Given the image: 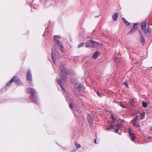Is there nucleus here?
Returning <instances> with one entry per match:
<instances>
[{"instance_id":"1","label":"nucleus","mask_w":152,"mask_h":152,"mask_svg":"<svg viewBox=\"0 0 152 152\" xmlns=\"http://www.w3.org/2000/svg\"><path fill=\"white\" fill-rule=\"evenodd\" d=\"M60 38V37L57 35H55L54 36L55 43L57 45L52 47L51 51L52 58L54 64H55L56 58L58 55V48H59L61 51L63 49L62 43L60 41L57 40V39Z\"/></svg>"},{"instance_id":"2","label":"nucleus","mask_w":152,"mask_h":152,"mask_svg":"<svg viewBox=\"0 0 152 152\" xmlns=\"http://www.w3.org/2000/svg\"><path fill=\"white\" fill-rule=\"evenodd\" d=\"M60 72H59V76L61 80L65 81L66 80V76L64 75V73L66 75H68V71L66 70L65 66L63 64H61L60 65Z\"/></svg>"},{"instance_id":"3","label":"nucleus","mask_w":152,"mask_h":152,"mask_svg":"<svg viewBox=\"0 0 152 152\" xmlns=\"http://www.w3.org/2000/svg\"><path fill=\"white\" fill-rule=\"evenodd\" d=\"M147 22H144L141 25V28L142 32L144 33L146 37H149L150 35V32L146 28Z\"/></svg>"},{"instance_id":"4","label":"nucleus","mask_w":152,"mask_h":152,"mask_svg":"<svg viewBox=\"0 0 152 152\" xmlns=\"http://www.w3.org/2000/svg\"><path fill=\"white\" fill-rule=\"evenodd\" d=\"M138 24V23H134V25L132 28L131 29L130 31L127 33V34H132L134 33L137 28V26Z\"/></svg>"},{"instance_id":"5","label":"nucleus","mask_w":152,"mask_h":152,"mask_svg":"<svg viewBox=\"0 0 152 152\" xmlns=\"http://www.w3.org/2000/svg\"><path fill=\"white\" fill-rule=\"evenodd\" d=\"M128 132L129 137L132 141H135V139L137 137L135 136V134L131 131V129L130 128H129L128 129Z\"/></svg>"},{"instance_id":"6","label":"nucleus","mask_w":152,"mask_h":152,"mask_svg":"<svg viewBox=\"0 0 152 152\" xmlns=\"http://www.w3.org/2000/svg\"><path fill=\"white\" fill-rule=\"evenodd\" d=\"M26 78L27 80L29 81H32V75L30 70H28L27 72Z\"/></svg>"},{"instance_id":"7","label":"nucleus","mask_w":152,"mask_h":152,"mask_svg":"<svg viewBox=\"0 0 152 152\" xmlns=\"http://www.w3.org/2000/svg\"><path fill=\"white\" fill-rule=\"evenodd\" d=\"M13 77H15L14 79V81L13 82H14L15 84L16 85H21L22 84V82L19 78L17 76H15Z\"/></svg>"},{"instance_id":"8","label":"nucleus","mask_w":152,"mask_h":152,"mask_svg":"<svg viewBox=\"0 0 152 152\" xmlns=\"http://www.w3.org/2000/svg\"><path fill=\"white\" fill-rule=\"evenodd\" d=\"M93 40H90V42H87L85 43V47H91V48H94V45L93 43L92 42Z\"/></svg>"},{"instance_id":"9","label":"nucleus","mask_w":152,"mask_h":152,"mask_svg":"<svg viewBox=\"0 0 152 152\" xmlns=\"http://www.w3.org/2000/svg\"><path fill=\"white\" fill-rule=\"evenodd\" d=\"M94 116L92 114L88 113L87 119L88 122H93Z\"/></svg>"},{"instance_id":"10","label":"nucleus","mask_w":152,"mask_h":152,"mask_svg":"<svg viewBox=\"0 0 152 152\" xmlns=\"http://www.w3.org/2000/svg\"><path fill=\"white\" fill-rule=\"evenodd\" d=\"M118 13L116 12L114 13L112 16V19L113 21H116L117 20L118 18Z\"/></svg>"},{"instance_id":"11","label":"nucleus","mask_w":152,"mask_h":152,"mask_svg":"<svg viewBox=\"0 0 152 152\" xmlns=\"http://www.w3.org/2000/svg\"><path fill=\"white\" fill-rule=\"evenodd\" d=\"M120 124H117L114 125V126H115L117 127V128L115 129L114 130V131L116 133L118 132L119 130H121V127L120 126Z\"/></svg>"},{"instance_id":"12","label":"nucleus","mask_w":152,"mask_h":152,"mask_svg":"<svg viewBox=\"0 0 152 152\" xmlns=\"http://www.w3.org/2000/svg\"><path fill=\"white\" fill-rule=\"evenodd\" d=\"M140 41L142 42V45H143L145 44V38L143 35L141 34V35L140 36Z\"/></svg>"},{"instance_id":"13","label":"nucleus","mask_w":152,"mask_h":152,"mask_svg":"<svg viewBox=\"0 0 152 152\" xmlns=\"http://www.w3.org/2000/svg\"><path fill=\"white\" fill-rule=\"evenodd\" d=\"M76 86H77V89L79 91H80L81 89V88H82V85L81 84V83H76Z\"/></svg>"},{"instance_id":"14","label":"nucleus","mask_w":152,"mask_h":152,"mask_svg":"<svg viewBox=\"0 0 152 152\" xmlns=\"http://www.w3.org/2000/svg\"><path fill=\"white\" fill-rule=\"evenodd\" d=\"M100 54V53L99 51H96L94 53L93 55V57L94 59H96L98 56Z\"/></svg>"},{"instance_id":"15","label":"nucleus","mask_w":152,"mask_h":152,"mask_svg":"<svg viewBox=\"0 0 152 152\" xmlns=\"http://www.w3.org/2000/svg\"><path fill=\"white\" fill-rule=\"evenodd\" d=\"M33 102L36 103H37L38 102V100L37 96L36 95H34L33 98Z\"/></svg>"},{"instance_id":"16","label":"nucleus","mask_w":152,"mask_h":152,"mask_svg":"<svg viewBox=\"0 0 152 152\" xmlns=\"http://www.w3.org/2000/svg\"><path fill=\"white\" fill-rule=\"evenodd\" d=\"M15 77H13L10 80V81L8 82L6 84L7 86H10L12 82L14 81V79Z\"/></svg>"},{"instance_id":"17","label":"nucleus","mask_w":152,"mask_h":152,"mask_svg":"<svg viewBox=\"0 0 152 152\" xmlns=\"http://www.w3.org/2000/svg\"><path fill=\"white\" fill-rule=\"evenodd\" d=\"M140 115H137L131 121V122H136L138 121V119H140Z\"/></svg>"},{"instance_id":"18","label":"nucleus","mask_w":152,"mask_h":152,"mask_svg":"<svg viewBox=\"0 0 152 152\" xmlns=\"http://www.w3.org/2000/svg\"><path fill=\"white\" fill-rule=\"evenodd\" d=\"M92 42L93 43L94 47L96 45H99L100 46H101L102 45V44L100 43L99 42H97L96 41L93 40V41H92Z\"/></svg>"},{"instance_id":"19","label":"nucleus","mask_w":152,"mask_h":152,"mask_svg":"<svg viewBox=\"0 0 152 152\" xmlns=\"http://www.w3.org/2000/svg\"><path fill=\"white\" fill-rule=\"evenodd\" d=\"M27 92L28 93H34L36 92V91L34 89L31 88H29L27 89Z\"/></svg>"},{"instance_id":"20","label":"nucleus","mask_w":152,"mask_h":152,"mask_svg":"<svg viewBox=\"0 0 152 152\" xmlns=\"http://www.w3.org/2000/svg\"><path fill=\"white\" fill-rule=\"evenodd\" d=\"M145 113L144 112H143L142 113H141L140 114V119L141 120L144 118L145 116Z\"/></svg>"},{"instance_id":"21","label":"nucleus","mask_w":152,"mask_h":152,"mask_svg":"<svg viewBox=\"0 0 152 152\" xmlns=\"http://www.w3.org/2000/svg\"><path fill=\"white\" fill-rule=\"evenodd\" d=\"M122 19L124 20V22L127 26L129 25L130 23L128 22L124 18H122Z\"/></svg>"},{"instance_id":"22","label":"nucleus","mask_w":152,"mask_h":152,"mask_svg":"<svg viewBox=\"0 0 152 152\" xmlns=\"http://www.w3.org/2000/svg\"><path fill=\"white\" fill-rule=\"evenodd\" d=\"M132 124L134 126L138 127H140V125L138 123H137V122H132Z\"/></svg>"},{"instance_id":"23","label":"nucleus","mask_w":152,"mask_h":152,"mask_svg":"<svg viewBox=\"0 0 152 152\" xmlns=\"http://www.w3.org/2000/svg\"><path fill=\"white\" fill-rule=\"evenodd\" d=\"M75 145L76 146V148L77 149L80 148L81 147V145L79 144H78L77 142L76 141H75L74 143Z\"/></svg>"},{"instance_id":"24","label":"nucleus","mask_w":152,"mask_h":152,"mask_svg":"<svg viewBox=\"0 0 152 152\" xmlns=\"http://www.w3.org/2000/svg\"><path fill=\"white\" fill-rule=\"evenodd\" d=\"M142 106L144 108H146L147 107V103L146 102H142Z\"/></svg>"},{"instance_id":"25","label":"nucleus","mask_w":152,"mask_h":152,"mask_svg":"<svg viewBox=\"0 0 152 152\" xmlns=\"http://www.w3.org/2000/svg\"><path fill=\"white\" fill-rule=\"evenodd\" d=\"M48 33L49 31L48 30V28H46L45 31L43 35V36H44L45 35H48Z\"/></svg>"},{"instance_id":"26","label":"nucleus","mask_w":152,"mask_h":152,"mask_svg":"<svg viewBox=\"0 0 152 152\" xmlns=\"http://www.w3.org/2000/svg\"><path fill=\"white\" fill-rule=\"evenodd\" d=\"M89 123L90 127L91 129H93L94 128V126L93 125V122H88Z\"/></svg>"},{"instance_id":"27","label":"nucleus","mask_w":152,"mask_h":152,"mask_svg":"<svg viewBox=\"0 0 152 152\" xmlns=\"http://www.w3.org/2000/svg\"><path fill=\"white\" fill-rule=\"evenodd\" d=\"M56 82L58 84H59V85L62 84L61 83V81L59 79H57V78L56 79Z\"/></svg>"},{"instance_id":"28","label":"nucleus","mask_w":152,"mask_h":152,"mask_svg":"<svg viewBox=\"0 0 152 152\" xmlns=\"http://www.w3.org/2000/svg\"><path fill=\"white\" fill-rule=\"evenodd\" d=\"M84 42H83L82 43L79 44L78 45V48H80L82 47L84 45Z\"/></svg>"},{"instance_id":"29","label":"nucleus","mask_w":152,"mask_h":152,"mask_svg":"<svg viewBox=\"0 0 152 152\" xmlns=\"http://www.w3.org/2000/svg\"><path fill=\"white\" fill-rule=\"evenodd\" d=\"M123 84L127 88H129V85L126 82H124L123 83Z\"/></svg>"},{"instance_id":"30","label":"nucleus","mask_w":152,"mask_h":152,"mask_svg":"<svg viewBox=\"0 0 152 152\" xmlns=\"http://www.w3.org/2000/svg\"><path fill=\"white\" fill-rule=\"evenodd\" d=\"M129 103L131 105H133L134 104L133 100V99H131L129 101Z\"/></svg>"},{"instance_id":"31","label":"nucleus","mask_w":152,"mask_h":152,"mask_svg":"<svg viewBox=\"0 0 152 152\" xmlns=\"http://www.w3.org/2000/svg\"><path fill=\"white\" fill-rule=\"evenodd\" d=\"M149 31L151 32V28L150 27V25H148V26L147 28V29Z\"/></svg>"},{"instance_id":"32","label":"nucleus","mask_w":152,"mask_h":152,"mask_svg":"<svg viewBox=\"0 0 152 152\" xmlns=\"http://www.w3.org/2000/svg\"><path fill=\"white\" fill-rule=\"evenodd\" d=\"M59 86L62 90H64V88L62 84H60Z\"/></svg>"},{"instance_id":"33","label":"nucleus","mask_w":152,"mask_h":152,"mask_svg":"<svg viewBox=\"0 0 152 152\" xmlns=\"http://www.w3.org/2000/svg\"><path fill=\"white\" fill-rule=\"evenodd\" d=\"M69 106L71 109H72L73 108L72 105L71 103H70L69 104Z\"/></svg>"},{"instance_id":"34","label":"nucleus","mask_w":152,"mask_h":152,"mask_svg":"<svg viewBox=\"0 0 152 152\" xmlns=\"http://www.w3.org/2000/svg\"><path fill=\"white\" fill-rule=\"evenodd\" d=\"M78 111L77 112L78 113H79V115H81L82 113L81 111L79 110H78Z\"/></svg>"},{"instance_id":"35","label":"nucleus","mask_w":152,"mask_h":152,"mask_svg":"<svg viewBox=\"0 0 152 152\" xmlns=\"http://www.w3.org/2000/svg\"><path fill=\"white\" fill-rule=\"evenodd\" d=\"M97 94L100 97H101L102 96V95L100 94L98 92H97Z\"/></svg>"},{"instance_id":"36","label":"nucleus","mask_w":152,"mask_h":152,"mask_svg":"<svg viewBox=\"0 0 152 152\" xmlns=\"http://www.w3.org/2000/svg\"><path fill=\"white\" fill-rule=\"evenodd\" d=\"M139 34L140 36L141 35H143L142 33L141 32V31L140 30H139Z\"/></svg>"},{"instance_id":"37","label":"nucleus","mask_w":152,"mask_h":152,"mask_svg":"<svg viewBox=\"0 0 152 152\" xmlns=\"http://www.w3.org/2000/svg\"><path fill=\"white\" fill-rule=\"evenodd\" d=\"M88 41L89 42H90V40H93L92 38L91 37H89V38H88Z\"/></svg>"},{"instance_id":"38","label":"nucleus","mask_w":152,"mask_h":152,"mask_svg":"<svg viewBox=\"0 0 152 152\" xmlns=\"http://www.w3.org/2000/svg\"><path fill=\"white\" fill-rule=\"evenodd\" d=\"M76 151V149H74L73 150H71V152H74Z\"/></svg>"},{"instance_id":"39","label":"nucleus","mask_w":152,"mask_h":152,"mask_svg":"<svg viewBox=\"0 0 152 152\" xmlns=\"http://www.w3.org/2000/svg\"><path fill=\"white\" fill-rule=\"evenodd\" d=\"M118 60V58H115V59H114L115 61L116 62H118V61H117Z\"/></svg>"},{"instance_id":"40","label":"nucleus","mask_w":152,"mask_h":152,"mask_svg":"<svg viewBox=\"0 0 152 152\" xmlns=\"http://www.w3.org/2000/svg\"><path fill=\"white\" fill-rule=\"evenodd\" d=\"M120 105L121 107H122L124 108L126 107L123 104Z\"/></svg>"},{"instance_id":"41","label":"nucleus","mask_w":152,"mask_h":152,"mask_svg":"<svg viewBox=\"0 0 152 152\" xmlns=\"http://www.w3.org/2000/svg\"><path fill=\"white\" fill-rule=\"evenodd\" d=\"M114 116L113 115H111V117L112 118V119L113 120V118H114Z\"/></svg>"},{"instance_id":"42","label":"nucleus","mask_w":152,"mask_h":152,"mask_svg":"<svg viewBox=\"0 0 152 152\" xmlns=\"http://www.w3.org/2000/svg\"><path fill=\"white\" fill-rule=\"evenodd\" d=\"M111 127H112V128H113V129H114V127H113V125H111Z\"/></svg>"},{"instance_id":"43","label":"nucleus","mask_w":152,"mask_h":152,"mask_svg":"<svg viewBox=\"0 0 152 152\" xmlns=\"http://www.w3.org/2000/svg\"><path fill=\"white\" fill-rule=\"evenodd\" d=\"M94 142L96 144H97V143H96V139H95L94 140Z\"/></svg>"},{"instance_id":"44","label":"nucleus","mask_w":152,"mask_h":152,"mask_svg":"<svg viewBox=\"0 0 152 152\" xmlns=\"http://www.w3.org/2000/svg\"><path fill=\"white\" fill-rule=\"evenodd\" d=\"M110 129V128H107V129H107V130H109V129Z\"/></svg>"},{"instance_id":"45","label":"nucleus","mask_w":152,"mask_h":152,"mask_svg":"<svg viewBox=\"0 0 152 152\" xmlns=\"http://www.w3.org/2000/svg\"><path fill=\"white\" fill-rule=\"evenodd\" d=\"M139 63V62H138V61H137V62H136L135 63V64H138V63Z\"/></svg>"},{"instance_id":"46","label":"nucleus","mask_w":152,"mask_h":152,"mask_svg":"<svg viewBox=\"0 0 152 152\" xmlns=\"http://www.w3.org/2000/svg\"><path fill=\"white\" fill-rule=\"evenodd\" d=\"M121 132H119V134H121Z\"/></svg>"},{"instance_id":"47","label":"nucleus","mask_w":152,"mask_h":152,"mask_svg":"<svg viewBox=\"0 0 152 152\" xmlns=\"http://www.w3.org/2000/svg\"><path fill=\"white\" fill-rule=\"evenodd\" d=\"M149 137L150 139H151V137H150V136H149Z\"/></svg>"},{"instance_id":"48","label":"nucleus","mask_w":152,"mask_h":152,"mask_svg":"<svg viewBox=\"0 0 152 152\" xmlns=\"http://www.w3.org/2000/svg\"><path fill=\"white\" fill-rule=\"evenodd\" d=\"M99 15H98V16H96V17L99 16Z\"/></svg>"}]
</instances>
